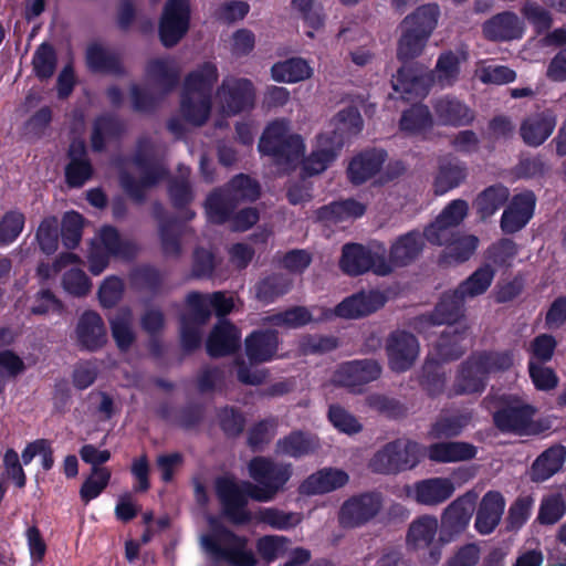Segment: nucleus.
Here are the masks:
<instances>
[{
  "label": "nucleus",
  "mask_w": 566,
  "mask_h": 566,
  "mask_svg": "<svg viewBox=\"0 0 566 566\" xmlns=\"http://www.w3.org/2000/svg\"><path fill=\"white\" fill-rule=\"evenodd\" d=\"M505 500L499 491H488L479 505L474 527L482 535L491 534L500 524L504 513Z\"/></svg>",
  "instance_id": "obj_27"
},
{
  "label": "nucleus",
  "mask_w": 566,
  "mask_h": 566,
  "mask_svg": "<svg viewBox=\"0 0 566 566\" xmlns=\"http://www.w3.org/2000/svg\"><path fill=\"white\" fill-rule=\"evenodd\" d=\"M186 300L190 312L181 317V344L185 350L192 352L201 344V326L210 318L211 311L199 292L189 293Z\"/></svg>",
  "instance_id": "obj_14"
},
{
  "label": "nucleus",
  "mask_w": 566,
  "mask_h": 566,
  "mask_svg": "<svg viewBox=\"0 0 566 566\" xmlns=\"http://www.w3.org/2000/svg\"><path fill=\"white\" fill-rule=\"evenodd\" d=\"M468 177V166L455 157L442 158L433 179V192L443 196L448 191L458 188Z\"/></svg>",
  "instance_id": "obj_30"
},
{
  "label": "nucleus",
  "mask_w": 566,
  "mask_h": 566,
  "mask_svg": "<svg viewBox=\"0 0 566 566\" xmlns=\"http://www.w3.org/2000/svg\"><path fill=\"white\" fill-rule=\"evenodd\" d=\"M348 482V475L340 470H326L308 476L301 485L306 494H322L344 486Z\"/></svg>",
  "instance_id": "obj_43"
},
{
  "label": "nucleus",
  "mask_w": 566,
  "mask_h": 566,
  "mask_svg": "<svg viewBox=\"0 0 566 566\" xmlns=\"http://www.w3.org/2000/svg\"><path fill=\"white\" fill-rule=\"evenodd\" d=\"M509 198L510 190L506 186L502 184L491 185L478 195L474 201L476 213L482 220H486L502 208Z\"/></svg>",
  "instance_id": "obj_42"
},
{
  "label": "nucleus",
  "mask_w": 566,
  "mask_h": 566,
  "mask_svg": "<svg viewBox=\"0 0 566 566\" xmlns=\"http://www.w3.org/2000/svg\"><path fill=\"white\" fill-rule=\"evenodd\" d=\"M476 494L467 492L453 500L441 513L438 544L431 547L430 560L438 563L442 547L458 539L468 528L475 510Z\"/></svg>",
  "instance_id": "obj_9"
},
{
  "label": "nucleus",
  "mask_w": 566,
  "mask_h": 566,
  "mask_svg": "<svg viewBox=\"0 0 566 566\" xmlns=\"http://www.w3.org/2000/svg\"><path fill=\"white\" fill-rule=\"evenodd\" d=\"M316 447L314 439L301 431H294L276 442L275 453L279 455L300 458L313 452Z\"/></svg>",
  "instance_id": "obj_51"
},
{
  "label": "nucleus",
  "mask_w": 566,
  "mask_h": 566,
  "mask_svg": "<svg viewBox=\"0 0 566 566\" xmlns=\"http://www.w3.org/2000/svg\"><path fill=\"white\" fill-rule=\"evenodd\" d=\"M478 454V448L467 441H440L427 448V457L434 463L470 461Z\"/></svg>",
  "instance_id": "obj_32"
},
{
  "label": "nucleus",
  "mask_w": 566,
  "mask_h": 566,
  "mask_svg": "<svg viewBox=\"0 0 566 566\" xmlns=\"http://www.w3.org/2000/svg\"><path fill=\"white\" fill-rule=\"evenodd\" d=\"M124 132L123 122L113 115H104L95 119L91 134V146L94 151H103L108 139L118 137Z\"/></svg>",
  "instance_id": "obj_46"
},
{
  "label": "nucleus",
  "mask_w": 566,
  "mask_h": 566,
  "mask_svg": "<svg viewBox=\"0 0 566 566\" xmlns=\"http://www.w3.org/2000/svg\"><path fill=\"white\" fill-rule=\"evenodd\" d=\"M461 61L451 50L442 52L437 60L434 67L436 81L442 86H452L460 75Z\"/></svg>",
  "instance_id": "obj_54"
},
{
  "label": "nucleus",
  "mask_w": 566,
  "mask_h": 566,
  "mask_svg": "<svg viewBox=\"0 0 566 566\" xmlns=\"http://www.w3.org/2000/svg\"><path fill=\"white\" fill-rule=\"evenodd\" d=\"M189 177L190 169L186 166H179L177 175L168 180L169 199L176 209L184 211L182 218L185 220H191L195 217V211L188 209V206L195 199Z\"/></svg>",
  "instance_id": "obj_34"
},
{
  "label": "nucleus",
  "mask_w": 566,
  "mask_h": 566,
  "mask_svg": "<svg viewBox=\"0 0 566 566\" xmlns=\"http://www.w3.org/2000/svg\"><path fill=\"white\" fill-rule=\"evenodd\" d=\"M333 124V138L339 148L345 138L357 135L361 130L363 118L356 108L347 107L335 115Z\"/></svg>",
  "instance_id": "obj_48"
},
{
  "label": "nucleus",
  "mask_w": 566,
  "mask_h": 566,
  "mask_svg": "<svg viewBox=\"0 0 566 566\" xmlns=\"http://www.w3.org/2000/svg\"><path fill=\"white\" fill-rule=\"evenodd\" d=\"M419 355L417 337L406 331L391 332V370L406 371Z\"/></svg>",
  "instance_id": "obj_29"
},
{
  "label": "nucleus",
  "mask_w": 566,
  "mask_h": 566,
  "mask_svg": "<svg viewBox=\"0 0 566 566\" xmlns=\"http://www.w3.org/2000/svg\"><path fill=\"white\" fill-rule=\"evenodd\" d=\"M217 97L224 114L235 115L253 106V85L247 78L227 77L219 86Z\"/></svg>",
  "instance_id": "obj_19"
},
{
  "label": "nucleus",
  "mask_w": 566,
  "mask_h": 566,
  "mask_svg": "<svg viewBox=\"0 0 566 566\" xmlns=\"http://www.w3.org/2000/svg\"><path fill=\"white\" fill-rule=\"evenodd\" d=\"M112 336L122 352L130 348L136 339L134 332V318L129 310L118 311L111 319Z\"/></svg>",
  "instance_id": "obj_49"
},
{
  "label": "nucleus",
  "mask_w": 566,
  "mask_h": 566,
  "mask_svg": "<svg viewBox=\"0 0 566 566\" xmlns=\"http://www.w3.org/2000/svg\"><path fill=\"white\" fill-rule=\"evenodd\" d=\"M439 530V522L434 515L423 514L415 518L407 531L406 544L413 551L429 549L438 544L436 536Z\"/></svg>",
  "instance_id": "obj_31"
},
{
  "label": "nucleus",
  "mask_w": 566,
  "mask_h": 566,
  "mask_svg": "<svg viewBox=\"0 0 566 566\" xmlns=\"http://www.w3.org/2000/svg\"><path fill=\"white\" fill-rule=\"evenodd\" d=\"M86 64L93 72L114 75L124 74L118 54L101 43H92L87 46Z\"/></svg>",
  "instance_id": "obj_39"
},
{
  "label": "nucleus",
  "mask_w": 566,
  "mask_h": 566,
  "mask_svg": "<svg viewBox=\"0 0 566 566\" xmlns=\"http://www.w3.org/2000/svg\"><path fill=\"white\" fill-rule=\"evenodd\" d=\"M240 347V335L234 325L221 319L214 326L207 340V352L211 357L232 354Z\"/></svg>",
  "instance_id": "obj_35"
},
{
  "label": "nucleus",
  "mask_w": 566,
  "mask_h": 566,
  "mask_svg": "<svg viewBox=\"0 0 566 566\" xmlns=\"http://www.w3.org/2000/svg\"><path fill=\"white\" fill-rule=\"evenodd\" d=\"M566 462V447L555 443L533 461L530 469V479L534 483H543L563 470Z\"/></svg>",
  "instance_id": "obj_26"
},
{
  "label": "nucleus",
  "mask_w": 566,
  "mask_h": 566,
  "mask_svg": "<svg viewBox=\"0 0 566 566\" xmlns=\"http://www.w3.org/2000/svg\"><path fill=\"white\" fill-rule=\"evenodd\" d=\"M147 74L164 94L178 84V72L167 60L150 61L147 65Z\"/></svg>",
  "instance_id": "obj_53"
},
{
  "label": "nucleus",
  "mask_w": 566,
  "mask_h": 566,
  "mask_svg": "<svg viewBox=\"0 0 566 566\" xmlns=\"http://www.w3.org/2000/svg\"><path fill=\"white\" fill-rule=\"evenodd\" d=\"M420 386L432 398L440 396L446 387V374L436 359L427 358L420 376Z\"/></svg>",
  "instance_id": "obj_52"
},
{
  "label": "nucleus",
  "mask_w": 566,
  "mask_h": 566,
  "mask_svg": "<svg viewBox=\"0 0 566 566\" xmlns=\"http://www.w3.org/2000/svg\"><path fill=\"white\" fill-rule=\"evenodd\" d=\"M440 9L437 3L420 6L402 21L403 32L398 41L397 57L411 63L421 55L429 38L437 27Z\"/></svg>",
  "instance_id": "obj_6"
},
{
  "label": "nucleus",
  "mask_w": 566,
  "mask_h": 566,
  "mask_svg": "<svg viewBox=\"0 0 566 566\" xmlns=\"http://www.w3.org/2000/svg\"><path fill=\"white\" fill-rule=\"evenodd\" d=\"M479 239L473 234L458 233L446 247L442 258L455 263L468 261L475 252Z\"/></svg>",
  "instance_id": "obj_55"
},
{
  "label": "nucleus",
  "mask_w": 566,
  "mask_h": 566,
  "mask_svg": "<svg viewBox=\"0 0 566 566\" xmlns=\"http://www.w3.org/2000/svg\"><path fill=\"white\" fill-rule=\"evenodd\" d=\"M421 458V446L410 440L391 441V471H405L418 465Z\"/></svg>",
  "instance_id": "obj_44"
},
{
  "label": "nucleus",
  "mask_w": 566,
  "mask_h": 566,
  "mask_svg": "<svg viewBox=\"0 0 566 566\" xmlns=\"http://www.w3.org/2000/svg\"><path fill=\"white\" fill-rule=\"evenodd\" d=\"M536 409L523 402L514 395H502L496 399V409L492 413L494 427L502 433L517 436H536L544 431L543 426L535 421Z\"/></svg>",
  "instance_id": "obj_8"
},
{
  "label": "nucleus",
  "mask_w": 566,
  "mask_h": 566,
  "mask_svg": "<svg viewBox=\"0 0 566 566\" xmlns=\"http://www.w3.org/2000/svg\"><path fill=\"white\" fill-rule=\"evenodd\" d=\"M482 34L492 42L520 40L524 34V24L515 12L503 11L483 22Z\"/></svg>",
  "instance_id": "obj_24"
},
{
  "label": "nucleus",
  "mask_w": 566,
  "mask_h": 566,
  "mask_svg": "<svg viewBox=\"0 0 566 566\" xmlns=\"http://www.w3.org/2000/svg\"><path fill=\"white\" fill-rule=\"evenodd\" d=\"M339 268L349 276H358L368 271L386 276L389 274L386 245L379 241H371L367 245L346 243L342 248Z\"/></svg>",
  "instance_id": "obj_11"
},
{
  "label": "nucleus",
  "mask_w": 566,
  "mask_h": 566,
  "mask_svg": "<svg viewBox=\"0 0 566 566\" xmlns=\"http://www.w3.org/2000/svg\"><path fill=\"white\" fill-rule=\"evenodd\" d=\"M566 513V503L559 493L544 496L541 501L536 521L541 525H554Z\"/></svg>",
  "instance_id": "obj_58"
},
{
  "label": "nucleus",
  "mask_w": 566,
  "mask_h": 566,
  "mask_svg": "<svg viewBox=\"0 0 566 566\" xmlns=\"http://www.w3.org/2000/svg\"><path fill=\"white\" fill-rule=\"evenodd\" d=\"M140 170V178L128 172L120 175V186L136 202L145 200L146 190L156 186L168 175L167 167L161 161V147L149 137H140L133 159Z\"/></svg>",
  "instance_id": "obj_2"
},
{
  "label": "nucleus",
  "mask_w": 566,
  "mask_h": 566,
  "mask_svg": "<svg viewBox=\"0 0 566 566\" xmlns=\"http://www.w3.org/2000/svg\"><path fill=\"white\" fill-rule=\"evenodd\" d=\"M210 532L200 535L202 551L213 562H227L230 566H255L258 560L248 549V538L226 527L214 516H208Z\"/></svg>",
  "instance_id": "obj_3"
},
{
  "label": "nucleus",
  "mask_w": 566,
  "mask_h": 566,
  "mask_svg": "<svg viewBox=\"0 0 566 566\" xmlns=\"http://www.w3.org/2000/svg\"><path fill=\"white\" fill-rule=\"evenodd\" d=\"M252 482H244L248 496L258 502L272 501L292 475V465L271 458L255 457L248 465Z\"/></svg>",
  "instance_id": "obj_7"
},
{
  "label": "nucleus",
  "mask_w": 566,
  "mask_h": 566,
  "mask_svg": "<svg viewBox=\"0 0 566 566\" xmlns=\"http://www.w3.org/2000/svg\"><path fill=\"white\" fill-rule=\"evenodd\" d=\"M337 150L333 147H321L303 160L302 174L306 177L323 172L336 158Z\"/></svg>",
  "instance_id": "obj_62"
},
{
  "label": "nucleus",
  "mask_w": 566,
  "mask_h": 566,
  "mask_svg": "<svg viewBox=\"0 0 566 566\" xmlns=\"http://www.w3.org/2000/svg\"><path fill=\"white\" fill-rule=\"evenodd\" d=\"M454 493L453 483L446 478H430L417 481L412 486V497L422 505L434 506L446 502Z\"/></svg>",
  "instance_id": "obj_33"
},
{
  "label": "nucleus",
  "mask_w": 566,
  "mask_h": 566,
  "mask_svg": "<svg viewBox=\"0 0 566 566\" xmlns=\"http://www.w3.org/2000/svg\"><path fill=\"white\" fill-rule=\"evenodd\" d=\"M434 82V72L424 64L420 62L402 63L397 72L396 82L391 80V90L400 93L406 101L424 98Z\"/></svg>",
  "instance_id": "obj_12"
},
{
  "label": "nucleus",
  "mask_w": 566,
  "mask_h": 566,
  "mask_svg": "<svg viewBox=\"0 0 566 566\" xmlns=\"http://www.w3.org/2000/svg\"><path fill=\"white\" fill-rule=\"evenodd\" d=\"M32 64L39 78H50L56 67V54L53 46L49 43H42L34 53Z\"/></svg>",
  "instance_id": "obj_61"
},
{
  "label": "nucleus",
  "mask_w": 566,
  "mask_h": 566,
  "mask_svg": "<svg viewBox=\"0 0 566 566\" xmlns=\"http://www.w3.org/2000/svg\"><path fill=\"white\" fill-rule=\"evenodd\" d=\"M259 149L280 166L297 165L304 156L301 136L291 134L285 120H275L268 125L260 138Z\"/></svg>",
  "instance_id": "obj_10"
},
{
  "label": "nucleus",
  "mask_w": 566,
  "mask_h": 566,
  "mask_svg": "<svg viewBox=\"0 0 566 566\" xmlns=\"http://www.w3.org/2000/svg\"><path fill=\"white\" fill-rule=\"evenodd\" d=\"M111 479V471L107 468H92L91 474L86 478L80 489V496L84 503L97 497L107 486Z\"/></svg>",
  "instance_id": "obj_59"
},
{
  "label": "nucleus",
  "mask_w": 566,
  "mask_h": 566,
  "mask_svg": "<svg viewBox=\"0 0 566 566\" xmlns=\"http://www.w3.org/2000/svg\"><path fill=\"white\" fill-rule=\"evenodd\" d=\"M291 7L296 15L311 28L318 29L323 25V8L315 0H292Z\"/></svg>",
  "instance_id": "obj_64"
},
{
  "label": "nucleus",
  "mask_w": 566,
  "mask_h": 566,
  "mask_svg": "<svg viewBox=\"0 0 566 566\" xmlns=\"http://www.w3.org/2000/svg\"><path fill=\"white\" fill-rule=\"evenodd\" d=\"M277 334L275 331H256L245 339V353L251 363L270 360L277 350Z\"/></svg>",
  "instance_id": "obj_40"
},
{
  "label": "nucleus",
  "mask_w": 566,
  "mask_h": 566,
  "mask_svg": "<svg viewBox=\"0 0 566 566\" xmlns=\"http://www.w3.org/2000/svg\"><path fill=\"white\" fill-rule=\"evenodd\" d=\"M83 222L84 219L80 213L75 211L65 213L61 228L62 242L65 248L72 250L78 245L82 239Z\"/></svg>",
  "instance_id": "obj_63"
},
{
  "label": "nucleus",
  "mask_w": 566,
  "mask_h": 566,
  "mask_svg": "<svg viewBox=\"0 0 566 566\" xmlns=\"http://www.w3.org/2000/svg\"><path fill=\"white\" fill-rule=\"evenodd\" d=\"M468 328L458 326H448L439 336L434 350L442 361H452L459 359L468 349L467 340Z\"/></svg>",
  "instance_id": "obj_36"
},
{
  "label": "nucleus",
  "mask_w": 566,
  "mask_h": 566,
  "mask_svg": "<svg viewBox=\"0 0 566 566\" xmlns=\"http://www.w3.org/2000/svg\"><path fill=\"white\" fill-rule=\"evenodd\" d=\"M188 0H168L159 23V36L166 48L176 45L189 29Z\"/></svg>",
  "instance_id": "obj_17"
},
{
  "label": "nucleus",
  "mask_w": 566,
  "mask_h": 566,
  "mask_svg": "<svg viewBox=\"0 0 566 566\" xmlns=\"http://www.w3.org/2000/svg\"><path fill=\"white\" fill-rule=\"evenodd\" d=\"M380 365L373 359L353 360L343 364L333 375L335 386L346 388L349 392L361 394L368 382L379 378Z\"/></svg>",
  "instance_id": "obj_16"
},
{
  "label": "nucleus",
  "mask_w": 566,
  "mask_h": 566,
  "mask_svg": "<svg viewBox=\"0 0 566 566\" xmlns=\"http://www.w3.org/2000/svg\"><path fill=\"white\" fill-rule=\"evenodd\" d=\"M464 302L457 290L443 293L432 311L438 324L453 326L463 315Z\"/></svg>",
  "instance_id": "obj_45"
},
{
  "label": "nucleus",
  "mask_w": 566,
  "mask_h": 566,
  "mask_svg": "<svg viewBox=\"0 0 566 566\" xmlns=\"http://www.w3.org/2000/svg\"><path fill=\"white\" fill-rule=\"evenodd\" d=\"M271 74L276 82L295 83L311 77L312 69L304 59L292 57L275 63L271 69Z\"/></svg>",
  "instance_id": "obj_47"
},
{
  "label": "nucleus",
  "mask_w": 566,
  "mask_h": 566,
  "mask_svg": "<svg viewBox=\"0 0 566 566\" xmlns=\"http://www.w3.org/2000/svg\"><path fill=\"white\" fill-rule=\"evenodd\" d=\"M434 125L430 108L422 103H415L405 109L399 119V128L407 136H422Z\"/></svg>",
  "instance_id": "obj_38"
},
{
  "label": "nucleus",
  "mask_w": 566,
  "mask_h": 566,
  "mask_svg": "<svg viewBox=\"0 0 566 566\" xmlns=\"http://www.w3.org/2000/svg\"><path fill=\"white\" fill-rule=\"evenodd\" d=\"M214 490L222 506L223 515L233 524L247 523L250 518L244 511L248 504L244 482L238 484L232 476H218L214 480Z\"/></svg>",
  "instance_id": "obj_15"
},
{
  "label": "nucleus",
  "mask_w": 566,
  "mask_h": 566,
  "mask_svg": "<svg viewBox=\"0 0 566 566\" xmlns=\"http://www.w3.org/2000/svg\"><path fill=\"white\" fill-rule=\"evenodd\" d=\"M517 254V245L514 240L502 238L492 243L485 251L486 260L496 268L507 269L512 266Z\"/></svg>",
  "instance_id": "obj_57"
},
{
  "label": "nucleus",
  "mask_w": 566,
  "mask_h": 566,
  "mask_svg": "<svg viewBox=\"0 0 566 566\" xmlns=\"http://www.w3.org/2000/svg\"><path fill=\"white\" fill-rule=\"evenodd\" d=\"M218 80L217 66L206 62L190 72L184 83L181 113L189 123L201 126L209 118L211 92Z\"/></svg>",
  "instance_id": "obj_4"
},
{
  "label": "nucleus",
  "mask_w": 566,
  "mask_h": 566,
  "mask_svg": "<svg viewBox=\"0 0 566 566\" xmlns=\"http://www.w3.org/2000/svg\"><path fill=\"white\" fill-rule=\"evenodd\" d=\"M423 249L422 234L412 230L391 243V270L413 262Z\"/></svg>",
  "instance_id": "obj_41"
},
{
  "label": "nucleus",
  "mask_w": 566,
  "mask_h": 566,
  "mask_svg": "<svg viewBox=\"0 0 566 566\" xmlns=\"http://www.w3.org/2000/svg\"><path fill=\"white\" fill-rule=\"evenodd\" d=\"M290 289V282L281 274H273L256 285V298L264 303H270L276 297L285 294Z\"/></svg>",
  "instance_id": "obj_60"
},
{
  "label": "nucleus",
  "mask_w": 566,
  "mask_h": 566,
  "mask_svg": "<svg viewBox=\"0 0 566 566\" xmlns=\"http://www.w3.org/2000/svg\"><path fill=\"white\" fill-rule=\"evenodd\" d=\"M387 302L386 294L376 290L359 292L346 297L335 307V315L357 319L381 308Z\"/></svg>",
  "instance_id": "obj_23"
},
{
  "label": "nucleus",
  "mask_w": 566,
  "mask_h": 566,
  "mask_svg": "<svg viewBox=\"0 0 566 566\" xmlns=\"http://www.w3.org/2000/svg\"><path fill=\"white\" fill-rule=\"evenodd\" d=\"M432 108L442 126L462 127L471 125L475 119V113L459 98L446 95L432 103Z\"/></svg>",
  "instance_id": "obj_25"
},
{
  "label": "nucleus",
  "mask_w": 566,
  "mask_h": 566,
  "mask_svg": "<svg viewBox=\"0 0 566 566\" xmlns=\"http://www.w3.org/2000/svg\"><path fill=\"white\" fill-rule=\"evenodd\" d=\"M514 363L513 352L480 350L472 353L455 371L454 380L447 390L448 398L482 394L492 373L506 371Z\"/></svg>",
  "instance_id": "obj_1"
},
{
  "label": "nucleus",
  "mask_w": 566,
  "mask_h": 566,
  "mask_svg": "<svg viewBox=\"0 0 566 566\" xmlns=\"http://www.w3.org/2000/svg\"><path fill=\"white\" fill-rule=\"evenodd\" d=\"M382 504L378 493H364L345 501L338 512V523L344 528L359 527L380 511Z\"/></svg>",
  "instance_id": "obj_18"
},
{
  "label": "nucleus",
  "mask_w": 566,
  "mask_h": 566,
  "mask_svg": "<svg viewBox=\"0 0 566 566\" xmlns=\"http://www.w3.org/2000/svg\"><path fill=\"white\" fill-rule=\"evenodd\" d=\"M75 344L82 350L96 352L107 343V332L102 316L94 311H85L76 323Z\"/></svg>",
  "instance_id": "obj_21"
},
{
  "label": "nucleus",
  "mask_w": 566,
  "mask_h": 566,
  "mask_svg": "<svg viewBox=\"0 0 566 566\" xmlns=\"http://www.w3.org/2000/svg\"><path fill=\"white\" fill-rule=\"evenodd\" d=\"M465 415L440 416L430 428V436L433 439H452L461 434L469 423Z\"/></svg>",
  "instance_id": "obj_56"
},
{
  "label": "nucleus",
  "mask_w": 566,
  "mask_h": 566,
  "mask_svg": "<svg viewBox=\"0 0 566 566\" xmlns=\"http://www.w3.org/2000/svg\"><path fill=\"white\" fill-rule=\"evenodd\" d=\"M260 195V184L244 174H239L207 197L205 208L208 219L212 223L223 224L240 205L255 201Z\"/></svg>",
  "instance_id": "obj_5"
},
{
  "label": "nucleus",
  "mask_w": 566,
  "mask_h": 566,
  "mask_svg": "<svg viewBox=\"0 0 566 566\" xmlns=\"http://www.w3.org/2000/svg\"><path fill=\"white\" fill-rule=\"evenodd\" d=\"M557 124V116L551 108H545L527 115L520 125L518 134L528 147L543 145L553 134Z\"/></svg>",
  "instance_id": "obj_22"
},
{
  "label": "nucleus",
  "mask_w": 566,
  "mask_h": 566,
  "mask_svg": "<svg viewBox=\"0 0 566 566\" xmlns=\"http://www.w3.org/2000/svg\"><path fill=\"white\" fill-rule=\"evenodd\" d=\"M366 206L353 198L334 201L315 211L316 220L327 226L361 217Z\"/></svg>",
  "instance_id": "obj_37"
},
{
  "label": "nucleus",
  "mask_w": 566,
  "mask_h": 566,
  "mask_svg": "<svg viewBox=\"0 0 566 566\" xmlns=\"http://www.w3.org/2000/svg\"><path fill=\"white\" fill-rule=\"evenodd\" d=\"M536 197L533 191L525 190L512 197L504 209L500 226L505 234H513L523 229L534 214Z\"/></svg>",
  "instance_id": "obj_20"
},
{
  "label": "nucleus",
  "mask_w": 566,
  "mask_h": 566,
  "mask_svg": "<svg viewBox=\"0 0 566 566\" xmlns=\"http://www.w3.org/2000/svg\"><path fill=\"white\" fill-rule=\"evenodd\" d=\"M387 159L385 149H367L355 156L348 165L347 175L353 185L359 186L373 178Z\"/></svg>",
  "instance_id": "obj_28"
},
{
  "label": "nucleus",
  "mask_w": 566,
  "mask_h": 566,
  "mask_svg": "<svg viewBox=\"0 0 566 566\" xmlns=\"http://www.w3.org/2000/svg\"><path fill=\"white\" fill-rule=\"evenodd\" d=\"M494 276L495 271L491 268V264H484L461 282L455 290L464 298L481 295L491 286Z\"/></svg>",
  "instance_id": "obj_50"
},
{
  "label": "nucleus",
  "mask_w": 566,
  "mask_h": 566,
  "mask_svg": "<svg viewBox=\"0 0 566 566\" xmlns=\"http://www.w3.org/2000/svg\"><path fill=\"white\" fill-rule=\"evenodd\" d=\"M101 244H92L88 253L90 271L94 275L101 274L108 264L109 255L120 258H132L136 248L120 238L117 230L113 227H104L99 233Z\"/></svg>",
  "instance_id": "obj_13"
}]
</instances>
